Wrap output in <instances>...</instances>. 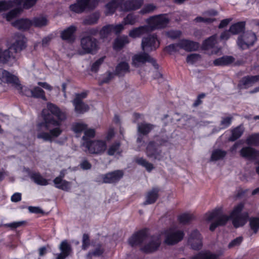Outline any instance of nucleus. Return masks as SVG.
<instances>
[{
	"label": "nucleus",
	"instance_id": "obj_1",
	"mask_svg": "<svg viewBox=\"0 0 259 259\" xmlns=\"http://www.w3.org/2000/svg\"><path fill=\"white\" fill-rule=\"evenodd\" d=\"M41 115L43 120L37 124V138L52 142L54 138L62 134L61 126L66 119L67 114L55 105L49 103L47 109L42 111Z\"/></svg>",
	"mask_w": 259,
	"mask_h": 259
},
{
	"label": "nucleus",
	"instance_id": "obj_2",
	"mask_svg": "<svg viewBox=\"0 0 259 259\" xmlns=\"http://www.w3.org/2000/svg\"><path fill=\"white\" fill-rule=\"evenodd\" d=\"M243 208V203L238 204L234 208L230 216L223 213L222 207H218L211 212H208L205 214L206 221L210 222L215 219V221L211 224L209 230L213 231L218 226L225 225L230 218L232 219L233 225L235 228L243 226L249 217L247 212H241Z\"/></svg>",
	"mask_w": 259,
	"mask_h": 259
},
{
	"label": "nucleus",
	"instance_id": "obj_3",
	"mask_svg": "<svg viewBox=\"0 0 259 259\" xmlns=\"http://www.w3.org/2000/svg\"><path fill=\"white\" fill-rule=\"evenodd\" d=\"M148 242L142 248L146 253H151L156 251L161 244V235L155 234L148 236V230L144 229L133 234L129 239L128 243L132 246L140 245L144 241Z\"/></svg>",
	"mask_w": 259,
	"mask_h": 259
},
{
	"label": "nucleus",
	"instance_id": "obj_4",
	"mask_svg": "<svg viewBox=\"0 0 259 259\" xmlns=\"http://www.w3.org/2000/svg\"><path fill=\"white\" fill-rule=\"evenodd\" d=\"M144 4L143 0H112L106 5V15L112 14L116 9L122 11L139 9Z\"/></svg>",
	"mask_w": 259,
	"mask_h": 259
},
{
	"label": "nucleus",
	"instance_id": "obj_5",
	"mask_svg": "<svg viewBox=\"0 0 259 259\" xmlns=\"http://www.w3.org/2000/svg\"><path fill=\"white\" fill-rule=\"evenodd\" d=\"M0 79L3 82L11 84L21 95L32 97V89L22 87L16 76L2 68L0 69Z\"/></svg>",
	"mask_w": 259,
	"mask_h": 259
},
{
	"label": "nucleus",
	"instance_id": "obj_6",
	"mask_svg": "<svg viewBox=\"0 0 259 259\" xmlns=\"http://www.w3.org/2000/svg\"><path fill=\"white\" fill-rule=\"evenodd\" d=\"M80 46L82 50L80 55L95 54L99 49V41L91 35H85L80 39Z\"/></svg>",
	"mask_w": 259,
	"mask_h": 259
},
{
	"label": "nucleus",
	"instance_id": "obj_7",
	"mask_svg": "<svg viewBox=\"0 0 259 259\" xmlns=\"http://www.w3.org/2000/svg\"><path fill=\"white\" fill-rule=\"evenodd\" d=\"M82 146L85 148V152L92 154H101L106 149V142L102 140L83 142Z\"/></svg>",
	"mask_w": 259,
	"mask_h": 259
},
{
	"label": "nucleus",
	"instance_id": "obj_8",
	"mask_svg": "<svg viewBox=\"0 0 259 259\" xmlns=\"http://www.w3.org/2000/svg\"><path fill=\"white\" fill-rule=\"evenodd\" d=\"M146 62L150 63L155 69L158 68L156 60L145 51L135 54L132 57V65L135 67H140Z\"/></svg>",
	"mask_w": 259,
	"mask_h": 259
},
{
	"label": "nucleus",
	"instance_id": "obj_9",
	"mask_svg": "<svg viewBox=\"0 0 259 259\" xmlns=\"http://www.w3.org/2000/svg\"><path fill=\"white\" fill-rule=\"evenodd\" d=\"M99 0H77V2L70 6L71 11L81 13L85 9L93 10L98 5Z\"/></svg>",
	"mask_w": 259,
	"mask_h": 259
},
{
	"label": "nucleus",
	"instance_id": "obj_10",
	"mask_svg": "<svg viewBox=\"0 0 259 259\" xmlns=\"http://www.w3.org/2000/svg\"><path fill=\"white\" fill-rule=\"evenodd\" d=\"M169 19L166 14H160L149 17L147 20L152 30L161 29L166 27L169 22Z\"/></svg>",
	"mask_w": 259,
	"mask_h": 259
},
{
	"label": "nucleus",
	"instance_id": "obj_11",
	"mask_svg": "<svg viewBox=\"0 0 259 259\" xmlns=\"http://www.w3.org/2000/svg\"><path fill=\"white\" fill-rule=\"evenodd\" d=\"M37 0H14V1H0V12L7 11L16 6L20 5L24 3V8L29 9L36 3Z\"/></svg>",
	"mask_w": 259,
	"mask_h": 259
},
{
	"label": "nucleus",
	"instance_id": "obj_12",
	"mask_svg": "<svg viewBox=\"0 0 259 259\" xmlns=\"http://www.w3.org/2000/svg\"><path fill=\"white\" fill-rule=\"evenodd\" d=\"M256 40V36L255 33L247 31L238 36L237 45L239 48L244 50L253 46Z\"/></svg>",
	"mask_w": 259,
	"mask_h": 259
},
{
	"label": "nucleus",
	"instance_id": "obj_13",
	"mask_svg": "<svg viewBox=\"0 0 259 259\" xmlns=\"http://www.w3.org/2000/svg\"><path fill=\"white\" fill-rule=\"evenodd\" d=\"M159 42L155 34H150L144 37L142 40L141 47L143 51H155L159 46Z\"/></svg>",
	"mask_w": 259,
	"mask_h": 259
},
{
	"label": "nucleus",
	"instance_id": "obj_14",
	"mask_svg": "<svg viewBox=\"0 0 259 259\" xmlns=\"http://www.w3.org/2000/svg\"><path fill=\"white\" fill-rule=\"evenodd\" d=\"M165 239L164 242L168 245H174L181 241L184 236V233L182 231H175L169 229L165 231Z\"/></svg>",
	"mask_w": 259,
	"mask_h": 259
},
{
	"label": "nucleus",
	"instance_id": "obj_15",
	"mask_svg": "<svg viewBox=\"0 0 259 259\" xmlns=\"http://www.w3.org/2000/svg\"><path fill=\"white\" fill-rule=\"evenodd\" d=\"M146 154L147 156L153 160H161L163 156L162 151L157 148L156 143L152 141L148 143L146 148Z\"/></svg>",
	"mask_w": 259,
	"mask_h": 259
},
{
	"label": "nucleus",
	"instance_id": "obj_16",
	"mask_svg": "<svg viewBox=\"0 0 259 259\" xmlns=\"http://www.w3.org/2000/svg\"><path fill=\"white\" fill-rule=\"evenodd\" d=\"M14 42L9 48L14 54L22 51L26 47V38L23 34L16 33L13 36Z\"/></svg>",
	"mask_w": 259,
	"mask_h": 259
},
{
	"label": "nucleus",
	"instance_id": "obj_17",
	"mask_svg": "<svg viewBox=\"0 0 259 259\" xmlns=\"http://www.w3.org/2000/svg\"><path fill=\"white\" fill-rule=\"evenodd\" d=\"M202 237L199 231L197 230H194L189 235L188 243L193 249L199 250L202 247Z\"/></svg>",
	"mask_w": 259,
	"mask_h": 259
},
{
	"label": "nucleus",
	"instance_id": "obj_18",
	"mask_svg": "<svg viewBox=\"0 0 259 259\" xmlns=\"http://www.w3.org/2000/svg\"><path fill=\"white\" fill-rule=\"evenodd\" d=\"M239 153L242 157L247 160H254L259 158V151L250 146L243 147Z\"/></svg>",
	"mask_w": 259,
	"mask_h": 259
},
{
	"label": "nucleus",
	"instance_id": "obj_19",
	"mask_svg": "<svg viewBox=\"0 0 259 259\" xmlns=\"http://www.w3.org/2000/svg\"><path fill=\"white\" fill-rule=\"evenodd\" d=\"M123 176V172L122 170H116L103 175L102 178L104 183H115L118 182Z\"/></svg>",
	"mask_w": 259,
	"mask_h": 259
},
{
	"label": "nucleus",
	"instance_id": "obj_20",
	"mask_svg": "<svg viewBox=\"0 0 259 259\" xmlns=\"http://www.w3.org/2000/svg\"><path fill=\"white\" fill-rule=\"evenodd\" d=\"M179 48L187 52H192L197 50L199 47L198 42L188 39H181L179 41Z\"/></svg>",
	"mask_w": 259,
	"mask_h": 259
},
{
	"label": "nucleus",
	"instance_id": "obj_21",
	"mask_svg": "<svg viewBox=\"0 0 259 259\" xmlns=\"http://www.w3.org/2000/svg\"><path fill=\"white\" fill-rule=\"evenodd\" d=\"M159 189L157 187L153 188L147 192L145 196V201L143 205L151 204L154 203L159 197Z\"/></svg>",
	"mask_w": 259,
	"mask_h": 259
},
{
	"label": "nucleus",
	"instance_id": "obj_22",
	"mask_svg": "<svg viewBox=\"0 0 259 259\" xmlns=\"http://www.w3.org/2000/svg\"><path fill=\"white\" fill-rule=\"evenodd\" d=\"M59 249L61 252L57 254V259H65L72 251L71 245L66 240L61 243Z\"/></svg>",
	"mask_w": 259,
	"mask_h": 259
},
{
	"label": "nucleus",
	"instance_id": "obj_23",
	"mask_svg": "<svg viewBox=\"0 0 259 259\" xmlns=\"http://www.w3.org/2000/svg\"><path fill=\"white\" fill-rule=\"evenodd\" d=\"M76 28L74 26H70L62 31L61 37L63 40H66L69 42H73L75 40L74 33Z\"/></svg>",
	"mask_w": 259,
	"mask_h": 259
},
{
	"label": "nucleus",
	"instance_id": "obj_24",
	"mask_svg": "<svg viewBox=\"0 0 259 259\" xmlns=\"http://www.w3.org/2000/svg\"><path fill=\"white\" fill-rule=\"evenodd\" d=\"M12 25L18 29L22 31L28 30L32 26L31 20L28 19H20L12 23Z\"/></svg>",
	"mask_w": 259,
	"mask_h": 259
},
{
	"label": "nucleus",
	"instance_id": "obj_25",
	"mask_svg": "<svg viewBox=\"0 0 259 259\" xmlns=\"http://www.w3.org/2000/svg\"><path fill=\"white\" fill-rule=\"evenodd\" d=\"M155 127V125L154 124L143 122L138 124L137 132L143 136H147Z\"/></svg>",
	"mask_w": 259,
	"mask_h": 259
},
{
	"label": "nucleus",
	"instance_id": "obj_26",
	"mask_svg": "<svg viewBox=\"0 0 259 259\" xmlns=\"http://www.w3.org/2000/svg\"><path fill=\"white\" fill-rule=\"evenodd\" d=\"M29 177L34 183L38 185L47 186L49 184L48 180L44 178L39 172H30Z\"/></svg>",
	"mask_w": 259,
	"mask_h": 259
},
{
	"label": "nucleus",
	"instance_id": "obj_27",
	"mask_svg": "<svg viewBox=\"0 0 259 259\" xmlns=\"http://www.w3.org/2000/svg\"><path fill=\"white\" fill-rule=\"evenodd\" d=\"M74 106L75 111L78 114H83L89 110V106L82 101H78V99H74L72 101Z\"/></svg>",
	"mask_w": 259,
	"mask_h": 259
},
{
	"label": "nucleus",
	"instance_id": "obj_28",
	"mask_svg": "<svg viewBox=\"0 0 259 259\" xmlns=\"http://www.w3.org/2000/svg\"><path fill=\"white\" fill-rule=\"evenodd\" d=\"M14 54L9 48L4 51L0 48V63L5 64L12 59H15Z\"/></svg>",
	"mask_w": 259,
	"mask_h": 259
},
{
	"label": "nucleus",
	"instance_id": "obj_29",
	"mask_svg": "<svg viewBox=\"0 0 259 259\" xmlns=\"http://www.w3.org/2000/svg\"><path fill=\"white\" fill-rule=\"evenodd\" d=\"M32 26L35 27L41 28L48 25L49 20L45 16L40 15L34 17L31 20Z\"/></svg>",
	"mask_w": 259,
	"mask_h": 259
},
{
	"label": "nucleus",
	"instance_id": "obj_30",
	"mask_svg": "<svg viewBox=\"0 0 259 259\" xmlns=\"http://www.w3.org/2000/svg\"><path fill=\"white\" fill-rule=\"evenodd\" d=\"M219 255L209 250L202 251L192 256V259H218Z\"/></svg>",
	"mask_w": 259,
	"mask_h": 259
},
{
	"label": "nucleus",
	"instance_id": "obj_31",
	"mask_svg": "<svg viewBox=\"0 0 259 259\" xmlns=\"http://www.w3.org/2000/svg\"><path fill=\"white\" fill-rule=\"evenodd\" d=\"M149 30L148 26H140L134 28L131 30L128 33L130 37L133 38H137L141 36L142 34L147 32Z\"/></svg>",
	"mask_w": 259,
	"mask_h": 259
},
{
	"label": "nucleus",
	"instance_id": "obj_32",
	"mask_svg": "<svg viewBox=\"0 0 259 259\" xmlns=\"http://www.w3.org/2000/svg\"><path fill=\"white\" fill-rule=\"evenodd\" d=\"M234 60L232 56H225L214 60L213 64L215 66H226L232 63Z\"/></svg>",
	"mask_w": 259,
	"mask_h": 259
},
{
	"label": "nucleus",
	"instance_id": "obj_33",
	"mask_svg": "<svg viewBox=\"0 0 259 259\" xmlns=\"http://www.w3.org/2000/svg\"><path fill=\"white\" fill-rule=\"evenodd\" d=\"M100 18V15L98 13H94L86 17L82 21V24L84 25H92L96 24Z\"/></svg>",
	"mask_w": 259,
	"mask_h": 259
},
{
	"label": "nucleus",
	"instance_id": "obj_34",
	"mask_svg": "<svg viewBox=\"0 0 259 259\" xmlns=\"http://www.w3.org/2000/svg\"><path fill=\"white\" fill-rule=\"evenodd\" d=\"M259 81V75L246 76L242 78L241 82L244 86L245 89H247L252 86L255 82Z\"/></svg>",
	"mask_w": 259,
	"mask_h": 259
},
{
	"label": "nucleus",
	"instance_id": "obj_35",
	"mask_svg": "<svg viewBox=\"0 0 259 259\" xmlns=\"http://www.w3.org/2000/svg\"><path fill=\"white\" fill-rule=\"evenodd\" d=\"M115 74L123 76L126 73L130 72V67L127 63L121 62L119 63L115 68Z\"/></svg>",
	"mask_w": 259,
	"mask_h": 259
},
{
	"label": "nucleus",
	"instance_id": "obj_36",
	"mask_svg": "<svg viewBox=\"0 0 259 259\" xmlns=\"http://www.w3.org/2000/svg\"><path fill=\"white\" fill-rule=\"evenodd\" d=\"M217 42V35H212L203 42L202 49L204 50L212 49L214 47Z\"/></svg>",
	"mask_w": 259,
	"mask_h": 259
},
{
	"label": "nucleus",
	"instance_id": "obj_37",
	"mask_svg": "<svg viewBox=\"0 0 259 259\" xmlns=\"http://www.w3.org/2000/svg\"><path fill=\"white\" fill-rule=\"evenodd\" d=\"M244 128L238 126L231 130V136L229 138V141L234 142L239 139L243 134Z\"/></svg>",
	"mask_w": 259,
	"mask_h": 259
},
{
	"label": "nucleus",
	"instance_id": "obj_38",
	"mask_svg": "<svg viewBox=\"0 0 259 259\" xmlns=\"http://www.w3.org/2000/svg\"><path fill=\"white\" fill-rule=\"evenodd\" d=\"M245 23L244 22H239L232 25L229 29V31L233 34L239 33L245 29Z\"/></svg>",
	"mask_w": 259,
	"mask_h": 259
},
{
	"label": "nucleus",
	"instance_id": "obj_39",
	"mask_svg": "<svg viewBox=\"0 0 259 259\" xmlns=\"http://www.w3.org/2000/svg\"><path fill=\"white\" fill-rule=\"evenodd\" d=\"M135 161L139 165L144 167L147 171L151 172L154 168L153 164L143 157L137 158Z\"/></svg>",
	"mask_w": 259,
	"mask_h": 259
},
{
	"label": "nucleus",
	"instance_id": "obj_40",
	"mask_svg": "<svg viewBox=\"0 0 259 259\" xmlns=\"http://www.w3.org/2000/svg\"><path fill=\"white\" fill-rule=\"evenodd\" d=\"M129 40L127 36H122L117 38L114 43L115 49L119 50L122 49L125 45L128 44Z\"/></svg>",
	"mask_w": 259,
	"mask_h": 259
},
{
	"label": "nucleus",
	"instance_id": "obj_41",
	"mask_svg": "<svg viewBox=\"0 0 259 259\" xmlns=\"http://www.w3.org/2000/svg\"><path fill=\"white\" fill-rule=\"evenodd\" d=\"M32 97L37 99H41L44 101L47 100L44 91L38 87H35L32 89Z\"/></svg>",
	"mask_w": 259,
	"mask_h": 259
},
{
	"label": "nucleus",
	"instance_id": "obj_42",
	"mask_svg": "<svg viewBox=\"0 0 259 259\" xmlns=\"http://www.w3.org/2000/svg\"><path fill=\"white\" fill-rule=\"evenodd\" d=\"M226 151L221 149H215L212 152L210 161H217L223 159L226 155Z\"/></svg>",
	"mask_w": 259,
	"mask_h": 259
},
{
	"label": "nucleus",
	"instance_id": "obj_43",
	"mask_svg": "<svg viewBox=\"0 0 259 259\" xmlns=\"http://www.w3.org/2000/svg\"><path fill=\"white\" fill-rule=\"evenodd\" d=\"M246 143L248 145L258 146H259V133L253 134L248 136Z\"/></svg>",
	"mask_w": 259,
	"mask_h": 259
},
{
	"label": "nucleus",
	"instance_id": "obj_44",
	"mask_svg": "<svg viewBox=\"0 0 259 259\" xmlns=\"http://www.w3.org/2000/svg\"><path fill=\"white\" fill-rule=\"evenodd\" d=\"M157 9V7L153 4H148L145 5L139 12L142 15H145L152 13Z\"/></svg>",
	"mask_w": 259,
	"mask_h": 259
},
{
	"label": "nucleus",
	"instance_id": "obj_45",
	"mask_svg": "<svg viewBox=\"0 0 259 259\" xmlns=\"http://www.w3.org/2000/svg\"><path fill=\"white\" fill-rule=\"evenodd\" d=\"M249 226L253 233L256 234L259 229V218L252 217L249 219Z\"/></svg>",
	"mask_w": 259,
	"mask_h": 259
},
{
	"label": "nucleus",
	"instance_id": "obj_46",
	"mask_svg": "<svg viewBox=\"0 0 259 259\" xmlns=\"http://www.w3.org/2000/svg\"><path fill=\"white\" fill-rule=\"evenodd\" d=\"M87 128V125L82 123H76L72 126L73 131L77 134H80L82 132L84 133Z\"/></svg>",
	"mask_w": 259,
	"mask_h": 259
},
{
	"label": "nucleus",
	"instance_id": "obj_47",
	"mask_svg": "<svg viewBox=\"0 0 259 259\" xmlns=\"http://www.w3.org/2000/svg\"><path fill=\"white\" fill-rule=\"evenodd\" d=\"M110 25L103 26L99 32L100 38L104 39L107 38L111 33L112 29Z\"/></svg>",
	"mask_w": 259,
	"mask_h": 259
},
{
	"label": "nucleus",
	"instance_id": "obj_48",
	"mask_svg": "<svg viewBox=\"0 0 259 259\" xmlns=\"http://www.w3.org/2000/svg\"><path fill=\"white\" fill-rule=\"evenodd\" d=\"M95 136V131L94 129L87 128L84 132V136L82 137V139L83 142L92 141L90 139L93 138Z\"/></svg>",
	"mask_w": 259,
	"mask_h": 259
},
{
	"label": "nucleus",
	"instance_id": "obj_49",
	"mask_svg": "<svg viewBox=\"0 0 259 259\" xmlns=\"http://www.w3.org/2000/svg\"><path fill=\"white\" fill-rule=\"evenodd\" d=\"M137 17L133 14H128L123 19L124 25H134L137 22Z\"/></svg>",
	"mask_w": 259,
	"mask_h": 259
},
{
	"label": "nucleus",
	"instance_id": "obj_50",
	"mask_svg": "<svg viewBox=\"0 0 259 259\" xmlns=\"http://www.w3.org/2000/svg\"><path fill=\"white\" fill-rule=\"evenodd\" d=\"M22 11V9L19 8H15L12 10L10 11L9 13L6 14V18L8 21H10L12 19L17 17Z\"/></svg>",
	"mask_w": 259,
	"mask_h": 259
},
{
	"label": "nucleus",
	"instance_id": "obj_51",
	"mask_svg": "<svg viewBox=\"0 0 259 259\" xmlns=\"http://www.w3.org/2000/svg\"><path fill=\"white\" fill-rule=\"evenodd\" d=\"M193 219V215L189 213H184L180 215L179 217V220L183 224L189 223Z\"/></svg>",
	"mask_w": 259,
	"mask_h": 259
},
{
	"label": "nucleus",
	"instance_id": "obj_52",
	"mask_svg": "<svg viewBox=\"0 0 259 259\" xmlns=\"http://www.w3.org/2000/svg\"><path fill=\"white\" fill-rule=\"evenodd\" d=\"M233 118L232 116L222 117L220 122V125L222 128L228 127L232 122Z\"/></svg>",
	"mask_w": 259,
	"mask_h": 259
},
{
	"label": "nucleus",
	"instance_id": "obj_53",
	"mask_svg": "<svg viewBox=\"0 0 259 259\" xmlns=\"http://www.w3.org/2000/svg\"><path fill=\"white\" fill-rule=\"evenodd\" d=\"M70 182L66 180H62L61 184L55 185L56 188L64 191H67L70 188Z\"/></svg>",
	"mask_w": 259,
	"mask_h": 259
},
{
	"label": "nucleus",
	"instance_id": "obj_54",
	"mask_svg": "<svg viewBox=\"0 0 259 259\" xmlns=\"http://www.w3.org/2000/svg\"><path fill=\"white\" fill-rule=\"evenodd\" d=\"M114 74L113 73L108 71L106 73V76L103 77L100 81L99 84L102 85L104 83H109L111 79L114 78Z\"/></svg>",
	"mask_w": 259,
	"mask_h": 259
},
{
	"label": "nucleus",
	"instance_id": "obj_55",
	"mask_svg": "<svg viewBox=\"0 0 259 259\" xmlns=\"http://www.w3.org/2000/svg\"><path fill=\"white\" fill-rule=\"evenodd\" d=\"M200 58L201 56L199 54H192L187 57L186 61L187 63L193 64L198 61Z\"/></svg>",
	"mask_w": 259,
	"mask_h": 259
},
{
	"label": "nucleus",
	"instance_id": "obj_56",
	"mask_svg": "<svg viewBox=\"0 0 259 259\" xmlns=\"http://www.w3.org/2000/svg\"><path fill=\"white\" fill-rule=\"evenodd\" d=\"M90 245V239L89 235L88 234H83L82 239V249L86 250Z\"/></svg>",
	"mask_w": 259,
	"mask_h": 259
},
{
	"label": "nucleus",
	"instance_id": "obj_57",
	"mask_svg": "<svg viewBox=\"0 0 259 259\" xmlns=\"http://www.w3.org/2000/svg\"><path fill=\"white\" fill-rule=\"evenodd\" d=\"M120 146L119 142H115L110 146L108 150L107 153L109 155H113L117 151Z\"/></svg>",
	"mask_w": 259,
	"mask_h": 259
},
{
	"label": "nucleus",
	"instance_id": "obj_58",
	"mask_svg": "<svg viewBox=\"0 0 259 259\" xmlns=\"http://www.w3.org/2000/svg\"><path fill=\"white\" fill-rule=\"evenodd\" d=\"M180 48H179V42L176 44H170L165 48V51L171 54L172 52H179Z\"/></svg>",
	"mask_w": 259,
	"mask_h": 259
},
{
	"label": "nucleus",
	"instance_id": "obj_59",
	"mask_svg": "<svg viewBox=\"0 0 259 259\" xmlns=\"http://www.w3.org/2000/svg\"><path fill=\"white\" fill-rule=\"evenodd\" d=\"M104 252V249L101 247L100 245L98 246L94 251L92 252H89L88 253V257H92L93 256H99L101 255Z\"/></svg>",
	"mask_w": 259,
	"mask_h": 259
},
{
	"label": "nucleus",
	"instance_id": "obj_60",
	"mask_svg": "<svg viewBox=\"0 0 259 259\" xmlns=\"http://www.w3.org/2000/svg\"><path fill=\"white\" fill-rule=\"evenodd\" d=\"M104 57H101L95 61L92 65L91 67V71L96 72L99 68L100 65L104 62Z\"/></svg>",
	"mask_w": 259,
	"mask_h": 259
},
{
	"label": "nucleus",
	"instance_id": "obj_61",
	"mask_svg": "<svg viewBox=\"0 0 259 259\" xmlns=\"http://www.w3.org/2000/svg\"><path fill=\"white\" fill-rule=\"evenodd\" d=\"M181 32L179 30H170L166 32L167 37L172 39H176L180 37Z\"/></svg>",
	"mask_w": 259,
	"mask_h": 259
},
{
	"label": "nucleus",
	"instance_id": "obj_62",
	"mask_svg": "<svg viewBox=\"0 0 259 259\" xmlns=\"http://www.w3.org/2000/svg\"><path fill=\"white\" fill-rule=\"evenodd\" d=\"M243 238L242 237H238L234 239L228 244V247L231 248L234 246H238L242 241Z\"/></svg>",
	"mask_w": 259,
	"mask_h": 259
},
{
	"label": "nucleus",
	"instance_id": "obj_63",
	"mask_svg": "<svg viewBox=\"0 0 259 259\" xmlns=\"http://www.w3.org/2000/svg\"><path fill=\"white\" fill-rule=\"evenodd\" d=\"M124 23L119 24L117 25H110L112 31H114L115 33H119L124 29Z\"/></svg>",
	"mask_w": 259,
	"mask_h": 259
},
{
	"label": "nucleus",
	"instance_id": "obj_64",
	"mask_svg": "<svg viewBox=\"0 0 259 259\" xmlns=\"http://www.w3.org/2000/svg\"><path fill=\"white\" fill-rule=\"evenodd\" d=\"M65 170H61L60 171V175L58 177H56L53 180V182H54V184H61V183L62 182V180H63V178L65 176Z\"/></svg>",
	"mask_w": 259,
	"mask_h": 259
}]
</instances>
